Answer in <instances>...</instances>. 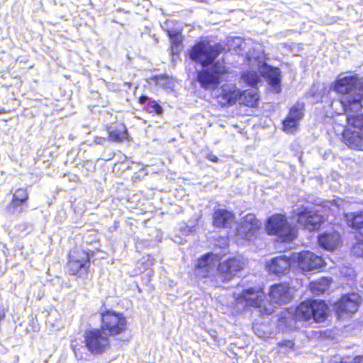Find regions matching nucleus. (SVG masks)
Masks as SVG:
<instances>
[{
    "instance_id": "7",
    "label": "nucleus",
    "mask_w": 363,
    "mask_h": 363,
    "mask_svg": "<svg viewBox=\"0 0 363 363\" xmlns=\"http://www.w3.org/2000/svg\"><path fill=\"white\" fill-rule=\"evenodd\" d=\"M83 338L85 348L92 355H101L111 348L110 337L99 328L85 330Z\"/></svg>"
},
{
    "instance_id": "13",
    "label": "nucleus",
    "mask_w": 363,
    "mask_h": 363,
    "mask_svg": "<svg viewBox=\"0 0 363 363\" xmlns=\"http://www.w3.org/2000/svg\"><path fill=\"white\" fill-rule=\"evenodd\" d=\"M361 299L356 293H348L342 295L333 304V308L338 317L350 315L356 313L359 308Z\"/></svg>"
},
{
    "instance_id": "32",
    "label": "nucleus",
    "mask_w": 363,
    "mask_h": 363,
    "mask_svg": "<svg viewBox=\"0 0 363 363\" xmlns=\"http://www.w3.org/2000/svg\"><path fill=\"white\" fill-rule=\"evenodd\" d=\"M71 349L76 356L78 355V353H80V347L77 344H72Z\"/></svg>"
},
{
    "instance_id": "34",
    "label": "nucleus",
    "mask_w": 363,
    "mask_h": 363,
    "mask_svg": "<svg viewBox=\"0 0 363 363\" xmlns=\"http://www.w3.org/2000/svg\"><path fill=\"white\" fill-rule=\"evenodd\" d=\"M105 141V138L103 137H96L94 138V142L97 144H101Z\"/></svg>"
},
{
    "instance_id": "4",
    "label": "nucleus",
    "mask_w": 363,
    "mask_h": 363,
    "mask_svg": "<svg viewBox=\"0 0 363 363\" xmlns=\"http://www.w3.org/2000/svg\"><path fill=\"white\" fill-rule=\"evenodd\" d=\"M94 255V252L89 249L75 247L69 250L65 264L66 273L76 279H85L89 276L91 277L90 262Z\"/></svg>"
},
{
    "instance_id": "35",
    "label": "nucleus",
    "mask_w": 363,
    "mask_h": 363,
    "mask_svg": "<svg viewBox=\"0 0 363 363\" xmlns=\"http://www.w3.org/2000/svg\"><path fill=\"white\" fill-rule=\"evenodd\" d=\"M354 363H363V356H358L354 358Z\"/></svg>"
},
{
    "instance_id": "16",
    "label": "nucleus",
    "mask_w": 363,
    "mask_h": 363,
    "mask_svg": "<svg viewBox=\"0 0 363 363\" xmlns=\"http://www.w3.org/2000/svg\"><path fill=\"white\" fill-rule=\"evenodd\" d=\"M262 228V223L255 213H250L244 216L239 224L238 230L240 235L247 240L255 237Z\"/></svg>"
},
{
    "instance_id": "36",
    "label": "nucleus",
    "mask_w": 363,
    "mask_h": 363,
    "mask_svg": "<svg viewBox=\"0 0 363 363\" xmlns=\"http://www.w3.org/2000/svg\"><path fill=\"white\" fill-rule=\"evenodd\" d=\"M179 50H177V54H179Z\"/></svg>"
},
{
    "instance_id": "6",
    "label": "nucleus",
    "mask_w": 363,
    "mask_h": 363,
    "mask_svg": "<svg viewBox=\"0 0 363 363\" xmlns=\"http://www.w3.org/2000/svg\"><path fill=\"white\" fill-rule=\"evenodd\" d=\"M100 327L109 337L124 334L128 329V320L123 313L107 308L99 313Z\"/></svg>"
},
{
    "instance_id": "17",
    "label": "nucleus",
    "mask_w": 363,
    "mask_h": 363,
    "mask_svg": "<svg viewBox=\"0 0 363 363\" xmlns=\"http://www.w3.org/2000/svg\"><path fill=\"white\" fill-rule=\"evenodd\" d=\"M295 261L297 262L298 267L306 272L319 269L325 265L321 256L308 250L300 252Z\"/></svg>"
},
{
    "instance_id": "23",
    "label": "nucleus",
    "mask_w": 363,
    "mask_h": 363,
    "mask_svg": "<svg viewBox=\"0 0 363 363\" xmlns=\"http://www.w3.org/2000/svg\"><path fill=\"white\" fill-rule=\"evenodd\" d=\"M218 257V255L212 252H207L201 256L196 262L195 269L201 272V275L203 278H207L211 275V268L209 264V259Z\"/></svg>"
},
{
    "instance_id": "9",
    "label": "nucleus",
    "mask_w": 363,
    "mask_h": 363,
    "mask_svg": "<svg viewBox=\"0 0 363 363\" xmlns=\"http://www.w3.org/2000/svg\"><path fill=\"white\" fill-rule=\"evenodd\" d=\"M359 84V77L355 74L337 78L333 83V89L340 96V100L352 98L355 96H363L360 93H356Z\"/></svg>"
},
{
    "instance_id": "1",
    "label": "nucleus",
    "mask_w": 363,
    "mask_h": 363,
    "mask_svg": "<svg viewBox=\"0 0 363 363\" xmlns=\"http://www.w3.org/2000/svg\"><path fill=\"white\" fill-rule=\"evenodd\" d=\"M227 52L225 45L220 43L210 44L208 41L196 43L189 50L190 59L203 67L196 72V80L205 90H214L221 80L230 73V68L223 61H216L222 54Z\"/></svg>"
},
{
    "instance_id": "25",
    "label": "nucleus",
    "mask_w": 363,
    "mask_h": 363,
    "mask_svg": "<svg viewBox=\"0 0 363 363\" xmlns=\"http://www.w3.org/2000/svg\"><path fill=\"white\" fill-rule=\"evenodd\" d=\"M240 103L247 107L255 108L258 105L259 96L257 91L240 89Z\"/></svg>"
},
{
    "instance_id": "5",
    "label": "nucleus",
    "mask_w": 363,
    "mask_h": 363,
    "mask_svg": "<svg viewBox=\"0 0 363 363\" xmlns=\"http://www.w3.org/2000/svg\"><path fill=\"white\" fill-rule=\"evenodd\" d=\"M268 235L276 236L281 242H291L298 237V228L291 224L285 213H274L269 216L264 224Z\"/></svg>"
},
{
    "instance_id": "28",
    "label": "nucleus",
    "mask_w": 363,
    "mask_h": 363,
    "mask_svg": "<svg viewBox=\"0 0 363 363\" xmlns=\"http://www.w3.org/2000/svg\"><path fill=\"white\" fill-rule=\"evenodd\" d=\"M299 121L287 115L282 121L283 130L287 133H293L298 128Z\"/></svg>"
},
{
    "instance_id": "8",
    "label": "nucleus",
    "mask_w": 363,
    "mask_h": 363,
    "mask_svg": "<svg viewBox=\"0 0 363 363\" xmlns=\"http://www.w3.org/2000/svg\"><path fill=\"white\" fill-rule=\"evenodd\" d=\"M216 89L214 95L216 104L220 108H228L240 101V89L234 83H225Z\"/></svg>"
},
{
    "instance_id": "3",
    "label": "nucleus",
    "mask_w": 363,
    "mask_h": 363,
    "mask_svg": "<svg viewBox=\"0 0 363 363\" xmlns=\"http://www.w3.org/2000/svg\"><path fill=\"white\" fill-rule=\"evenodd\" d=\"M329 313V306L324 300L307 298L295 307L292 318L296 322L322 323L327 320Z\"/></svg>"
},
{
    "instance_id": "11",
    "label": "nucleus",
    "mask_w": 363,
    "mask_h": 363,
    "mask_svg": "<svg viewBox=\"0 0 363 363\" xmlns=\"http://www.w3.org/2000/svg\"><path fill=\"white\" fill-rule=\"evenodd\" d=\"M295 291V288L288 281L272 284L268 291L269 301L277 306L287 304L294 299Z\"/></svg>"
},
{
    "instance_id": "29",
    "label": "nucleus",
    "mask_w": 363,
    "mask_h": 363,
    "mask_svg": "<svg viewBox=\"0 0 363 363\" xmlns=\"http://www.w3.org/2000/svg\"><path fill=\"white\" fill-rule=\"evenodd\" d=\"M168 36L171 39L172 50H173L174 48L177 49L182 45L183 38L179 32L168 31Z\"/></svg>"
},
{
    "instance_id": "24",
    "label": "nucleus",
    "mask_w": 363,
    "mask_h": 363,
    "mask_svg": "<svg viewBox=\"0 0 363 363\" xmlns=\"http://www.w3.org/2000/svg\"><path fill=\"white\" fill-rule=\"evenodd\" d=\"M331 281V278L320 277V279L311 281L308 284V289L314 295H321L328 290Z\"/></svg>"
},
{
    "instance_id": "21",
    "label": "nucleus",
    "mask_w": 363,
    "mask_h": 363,
    "mask_svg": "<svg viewBox=\"0 0 363 363\" xmlns=\"http://www.w3.org/2000/svg\"><path fill=\"white\" fill-rule=\"evenodd\" d=\"M318 243L322 248L333 251L342 243L340 234L335 230L325 231L318 235Z\"/></svg>"
},
{
    "instance_id": "20",
    "label": "nucleus",
    "mask_w": 363,
    "mask_h": 363,
    "mask_svg": "<svg viewBox=\"0 0 363 363\" xmlns=\"http://www.w3.org/2000/svg\"><path fill=\"white\" fill-rule=\"evenodd\" d=\"M295 258L285 255L277 256L267 263V267L272 273L280 276L288 273Z\"/></svg>"
},
{
    "instance_id": "2",
    "label": "nucleus",
    "mask_w": 363,
    "mask_h": 363,
    "mask_svg": "<svg viewBox=\"0 0 363 363\" xmlns=\"http://www.w3.org/2000/svg\"><path fill=\"white\" fill-rule=\"evenodd\" d=\"M363 96L340 99L342 110L346 115V125L342 133V142L348 147L363 150V113H354L362 108Z\"/></svg>"
},
{
    "instance_id": "10",
    "label": "nucleus",
    "mask_w": 363,
    "mask_h": 363,
    "mask_svg": "<svg viewBox=\"0 0 363 363\" xmlns=\"http://www.w3.org/2000/svg\"><path fill=\"white\" fill-rule=\"evenodd\" d=\"M244 267L243 257L240 255H235L220 262L217 265L216 271L223 281H229Z\"/></svg>"
},
{
    "instance_id": "26",
    "label": "nucleus",
    "mask_w": 363,
    "mask_h": 363,
    "mask_svg": "<svg viewBox=\"0 0 363 363\" xmlns=\"http://www.w3.org/2000/svg\"><path fill=\"white\" fill-rule=\"evenodd\" d=\"M266 74L269 85L277 90V92L280 91L281 84V74L278 67L268 66L266 69Z\"/></svg>"
},
{
    "instance_id": "14",
    "label": "nucleus",
    "mask_w": 363,
    "mask_h": 363,
    "mask_svg": "<svg viewBox=\"0 0 363 363\" xmlns=\"http://www.w3.org/2000/svg\"><path fill=\"white\" fill-rule=\"evenodd\" d=\"M265 299L263 286H255L244 289L235 298L238 304L246 307L260 308Z\"/></svg>"
},
{
    "instance_id": "33",
    "label": "nucleus",
    "mask_w": 363,
    "mask_h": 363,
    "mask_svg": "<svg viewBox=\"0 0 363 363\" xmlns=\"http://www.w3.org/2000/svg\"><path fill=\"white\" fill-rule=\"evenodd\" d=\"M207 158H208L210 161H211V162H218V157L216 155H213V154H212V153L208 154V155H207Z\"/></svg>"
},
{
    "instance_id": "15",
    "label": "nucleus",
    "mask_w": 363,
    "mask_h": 363,
    "mask_svg": "<svg viewBox=\"0 0 363 363\" xmlns=\"http://www.w3.org/2000/svg\"><path fill=\"white\" fill-rule=\"evenodd\" d=\"M29 192L26 187H18L12 193L10 201L5 207L6 211L9 214L23 213L28 206Z\"/></svg>"
},
{
    "instance_id": "12",
    "label": "nucleus",
    "mask_w": 363,
    "mask_h": 363,
    "mask_svg": "<svg viewBox=\"0 0 363 363\" xmlns=\"http://www.w3.org/2000/svg\"><path fill=\"white\" fill-rule=\"evenodd\" d=\"M296 217L297 223L309 231L320 229L325 220L324 217L318 214L317 211H311L303 206L298 209Z\"/></svg>"
},
{
    "instance_id": "18",
    "label": "nucleus",
    "mask_w": 363,
    "mask_h": 363,
    "mask_svg": "<svg viewBox=\"0 0 363 363\" xmlns=\"http://www.w3.org/2000/svg\"><path fill=\"white\" fill-rule=\"evenodd\" d=\"M110 140L116 143L132 140L126 125L120 121H116L106 128Z\"/></svg>"
},
{
    "instance_id": "27",
    "label": "nucleus",
    "mask_w": 363,
    "mask_h": 363,
    "mask_svg": "<svg viewBox=\"0 0 363 363\" xmlns=\"http://www.w3.org/2000/svg\"><path fill=\"white\" fill-rule=\"evenodd\" d=\"M304 110V104L298 102L291 107L288 116L300 121L303 117Z\"/></svg>"
},
{
    "instance_id": "19",
    "label": "nucleus",
    "mask_w": 363,
    "mask_h": 363,
    "mask_svg": "<svg viewBox=\"0 0 363 363\" xmlns=\"http://www.w3.org/2000/svg\"><path fill=\"white\" fill-rule=\"evenodd\" d=\"M235 221V213L225 208L215 209L212 214V225L217 228H230Z\"/></svg>"
},
{
    "instance_id": "31",
    "label": "nucleus",
    "mask_w": 363,
    "mask_h": 363,
    "mask_svg": "<svg viewBox=\"0 0 363 363\" xmlns=\"http://www.w3.org/2000/svg\"><path fill=\"white\" fill-rule=\"evenodd\" d=\"M280 347H287L289 348H293L294 346V342L290 340H285L279 343Z\"/></svg>"
},
{
    "instance_id": "22",
    "label": "nucleus",
    "mask_w": 363,
    "mask_h": 363,
    "mask_svg": "<svg viewBox=\"0 0 363 363\" xmlns=\"http://www.w3.org/2000/svg\"><path fill=\"white\" fill-rule=\"evenodd\" d=\"M138 102L140 105H144L143 110L150 113H155L161 116L163 113V108L156 101L152 100L145 95H141L138 99Z\"/></svg>"
},
{
    "instance_id": "30",
    "label": "nucleus",
    "mask_w": 363,
    "mask_h": 363,
    "mask_svg": "<svg viewBox=\"0 0 363 363\" xmlns=\"http://www.w3.org/2000/svg\"><path fill=\"white\" fill-rule=\"evenodd\" d=\"M242 77L245 82L251 86H256L259 82V77L255 72H247L244 73Z\"/></svg>"
}]
</instances>
